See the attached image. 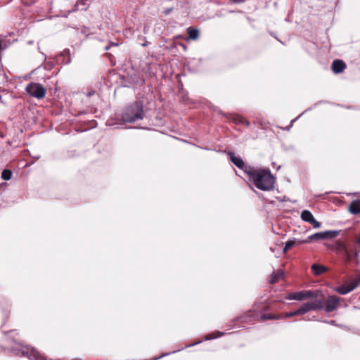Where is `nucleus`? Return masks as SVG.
Masks as SVG:
<instances>
[{
    "label": "nucleus",
    "instance_id": "26",
    "mask_svg": "<svg viewBox=\"0 0 360 360\" xmlns=\"http://www.w3.org/2000/svg\"><path fill=\"white\" fill-rule=\"evenodd\" d=\"M238 123H240L242 124H245L246 126H249L250 125V122L248 120H247L246 119H245L244 117H239L238 119Z\"/></svg>",
    "mask_w": 360,
    "mask_h": 360
},
{
    "label": "nucleus",
    "instance_id": "9",
    "mask_svg": "<svg viewBox=\"0 0 360 360\" xmlns=\"http://www.w3.org/2000/svg\"><path fill=\"white\" fill-rule=\"evenodd\" d=\"M321 306L317 304L316 299L314 301L307 302L304 303L298 309H297V314H304L309 311L321 310Z\"/></svg>",
    "mask_w": 360,
    "mask_h": 360
},
{
    "label": "nucleus",
    "instance_id": "18",
    "mask_svg": "<svg viewBox=\"0 0 360 360\" xmlns=\"http://www.w3.org/2000/svg\"><path fill=\"white\" fill-rule=\"evenodd\" d=\"M187 33L188 35V38L192 40H195L198 38L199 32L197 29H193L191 27H188L187 29Z\"/></svg>",
    "mask_w": 360,
    "mask_h": 360
},
{
    "label": "nucleus",
    "instance_id": "34",
    "mask_svg": "<svg viewBox=\"0 0 360 360\" xmlns=\"http://www.w3.org/2000/svg\"><path fill=\"white\" fill-rule=\"evenodd\" d=\"M109 48H110V46H107L105 48V50H108V49H109Z\"/></svg>",
    "mask_w": 360,
    "mask_h": 360
},
{
    "label": "nucleus",
    "instance_id": "1",
    "mask_svg": "<svg viewBox=\"0 0 360 360\" xmlns=\"http://www.w3.org/2000/svg\"><path fill=\"white\" fill-rule=\"evenodd\" d=\"M246 172L250 179L258 189L270 191L274 188V177L269 170L250 168Z\"/></svg>",
    "mask_w": 360,
    "mask_h": 360
},
{
    "label": "nucleus",
    "instance_id": "10",
    "mask_svg": "<svg viewBox=\"0 0 360 360\" xmlns=\"http://www.w3.org/2000/svg\"><path fill=\"white\" fill-rule=\"evenodd\" d=\"M301 297L299 298V301L304 300L309 298L319 299V295L321 294L320 290H304L297 292Z\"/></svg>",
    "mask_w": 360,
    "mask_h": 360
},
{
    "label": "nucleus",
    "instance_id": "23",
    "mask_svg": "<svg viewBox=\"0 0 360 360\" xmlns=\"http://www.w3.org/2000/svg\"><path fill=\"white\" fill-rule=\"evenodd\" d=\"M278 317H276L274 315H270V314H263L261 316L262 320H269V319H277Z\"/></svg>",
    "mask_w": 360,
    "mask_h": 360
},
{
    "label": "nucleus",
    "instance_id": "33",
    "mask_svg": "<svg viewBox=\"0 0 360 360\" xmlns=\"http://www.w3.org/2000/svg\"><path fill=\"white\" fill-rule=\"evenodd\" d=\"M147 46V44L146 42H143V46Z\"/></svg>",
    "mask_w": 360,
    "mask_h": 360
},
{
    "label": "nucleus",
    "instance_id": "28",
    "mask_svg": "<svg viewBox=\"0 0 360 360\" xmlns=\"http://www.w3.org/2000/svg\"><path fill=\"white\" fill-rule=\"evenodd\" d=\"M172 10H173V9H172V8H167V9H166V10L165 11V15H168L170 12H172Z\"/></svg>",
    "mask_w": 360,
    "mask_h": 360
},
{
    "label": "nucleus",
    "instance_id": "19",
    "mask_svg": "<svg viewBox=\"0 0 360 360\" xmlns=\"http://www.w3.org/2000/svg\"><path fill=\"white\" fill-rule=\"evenodd\" d=\"M283 275V272L282 270H277L274 271L271 277V283H274L278 281L279 278H281Z\"/></svg>",
    "mask_w": 360,
    "mask_h": 360
},
{
    "label": "nucleus",
    "instance_id": "13",
    "mask_svg": "<svg viewBox=\"0 0 360 360\" xmlns=\"http://www.w3.org/2000/svg\"><path fill=\"white\" fill-rule=\"evenodd\" d=\"M349 211L353 214L360 213V200H353L349 206Z\"/></svg>",
    "mask_w": 360,
    "mask_h": 360
},
{
    "label": "nucleus",
    "instance_id": "17",
    "mask_svg": "<svg viewBox=\"0 0 360 360\" xmlns=\"http://www.w3.org/2000/svg\"><path fill=\"white\" fill-rule=\"evenodd\" d=\"M314 218L313 214L309 210H303L301 213V219L304 221L309 223Z\"/></svg>",
    "mask_w": 360,
    "mask_h": 360
},
{
    "label": "nucleus",
    "instance_id": "15",
    "mask_svg": "<svg viewBox=\"0 0 360 360\" xmlns=\"http://www.w3.org/2000/svg\"><path fill=\"white\" fill-rule=\"evenodd\" d=\"M86 0H77L76 4L74 6V8L71 11V12L77 11H82L86 10Z\"/></svg>",
    "mask_w": 360,
    "mask_h": 360
},
{
    "label": "nucleus",
    "instance_id": "25",
    "mask_svg": "<svg viewBox=\"0 0 360 360\" xmlns=\"http://www.w3.org/2000/svg\"><path fill=\"white\" fill-rule=\"evenodd\" d=\"M309 224H311L312 225V226L314 228H320L321 227V223L319 222L318 221H316L315 219V218H314L310 222Z\"/></svg>",
    "mask_w": 360,
    "mask_h": 360
},
{
    "label": "nucleus",
    "instance_id": "12",
    "mask_svg": "<svg viewBox=\"0 0 360 360\" xmlns=\"http://www.w3.org/2000/svg\"><path fill=\"white\" fill-rule=\"evenodd\" d=\"M331 68L334 73L338 74L344 71L346 68V64L341 60H335Z\"/></svg>",
    "mask_w": 360,
    "mask_h": 360
},
{
    "label": "nucleus",
    "instance_id": "4",
    "mask_svg": "<svg viewBox=\"0 0 360 360\" xmlns=\"http://www.w3.org/2000/svg\"><path fill=\"white\" fill-rule=\"evenodd\" d=\"M26 92L32 97L38 99L43 98L46 95V89L39 83L31 82L25 89Z\"/></svg>",
    "mask_w": 360,
    "mask_h": 360
},
{
    "label": "nucleus",
    "instance_id": "14",
    "mask_svg": "<svg viewBox=\"0 0 360 360\" xmlns=\"http://www.w3.org/2000/svg\"><path fill=\"white\" fill-rule=\"evenodd\" d=\"M229 156L231 162L238 168L243 169L245 164L240 157H237L233 153H230Z\"/></svg>",
    "mask_w": 360,
    "mask_h": 360
},
{
    "label": "nucleus",
    "instance_id": "20",
    "mask_svg": "<svg viewBox=\"0 0 360 360\" xmlns=\"http://www.w3.org/2000/svg\"><path fill=\"white\" fill-rule=\"evenodd\" d=\"M12 176V172L9 169H4L1 172V178L4 180H10Z\"/></svg>",
    "mask_w": 360,
    "mask_h": 360
},
{
    "label": "nucleus",
    "instance_id": "24",
    "mask_svg": "<svg viewBox=\"0 0 360 360\" xmlns=\"http://www.w3.org/2000/svg\"><path fill=\"white\" fill-rule=\"evenodd\" d=\"M218 333V335L216 336V335H214L213 333H211V334H208L206 335V338H205V340H212V339H214V338H217L218 337H220L223 333H220V332H217Z\"/></svg>",
    "mask_w": 360,
    "mask_h": 360
},
{
    "label": "nucleus",
    "instance_id": "27",
    "mask_svg": "<svg viewBox=\"0 0 360 360\" xmlns=\"http://www.w3.org/2000/svg\"><path fill=\"white\" fill-rule=\"evenodd\" d=\"M298 314H297V310L292 311V312H288L285 314V318H289L294 316H297Z\"/></svg>",
    "mask_w": 360,
    "mask_h": 360
},
{
    "label": "nucleus",
    "instance_id": "29",
    "mask_svg": "<svg viewBox=\"0 0 360 360\" xmlns=\"http://www.w3.org/2000/svg\"><path fill=\"white\" fill-rule=\"evenodd\" d=\"M94 91H90L87 92L86 96H87L88 97H90V96H92V95H94Z\"/></svg>",
    "mask_w": 360,
    "mask_h": 360
},
{
    "label": "nucleus",
    "instance_id": "31",
    "mask_svg": "<svg viewBox=\"0 0 360 360\" xmlns=\"http://www.w3.org/2000/svg\"><path fill=\"white\" fill-rule=\"evenodd\" d=\"M244 0H233L234 2H242Z\"/></svg>",
    "mask_w": 360,
    "mask_h": 360
},
{
    "label": "nucleus",
    "instance_id": "5",
    "mask_svg": "<svg viewBox=\"0 0 360 360\" xmlns=\"http://www.w3.org/2000/svg\"><path fill=\"white\" fill-rule=\"evenodd\" d=\"M13 352L16 355L27 356L29 359H34V360H46L34 348L21 347L20 349H14Z\"/></svg>",
    "mask_w": 360,
    "mask_h": 360
},
{
    "label": "nucleus",
    "instance_id": "8",
    "mask_svg": "<svg viewBox=\"0 0 360 360\" xmlns=\"http://www.w3.org/2000/svg\"><path fill=\"white\" fill-rule=\"evenodd\" d=\"M360 285V276L353 279L349 284L338 287L335 291L341 295H346Z\"/></svg>",
    "mask_w": 360,
    "mask_h": 360
},
{
    "label": "nucleus",
    "instance_id": "22",
    "mask_svg": "<svg viewBox=\"0 0 360 360\" xmlns=\"http://www.w3.org/2000/svg\"><path fill=\"white\" fill-rule=\"evenodd\" d=\"M301 297L300 296V295L297 293V292H292V293H290L288 295V296L287 297V298L290 300H299V298H300Z\"/></svg>",
    "mask_w": 360,
    "mask_h": 360
},
{
    "label": "nucleus",
    "instance_id": "2",
    "mask_svg": "<svg viewBox=\"0 0 360 360\" xmlns=\"http://www.w3.org/2000/svg\"><path fill=\"white\" fill-rule=\"evenodd\" d=\"M143 107L141 101H135L128 105L122 114V120L129 123L143 120Z\"/></svg>",
    "mask_w": 360,
    "mask_h": 360
},
{
    "label": "nucleus",
    "instance_id": "7",
    "mask_svg": "<svg viewBox=\"0 0 360 360\" xmlns=\"http://www.w3.org/2000/svg\"><path fill=\"white\" fill-rule=\"evenodd\" d=\"M338 235V231H326L323 232H319L309 236L308 237V240H304V243H307L311 240H320L327 238H335Z\"/></svg>",
    "mask_w": 360,
    "mask_h": 360
},
{
    "label": "nucleus",
    "instance_id": "32",
    "mask_svg": "<svg viewBox=\"0 0 360 360\" xmlns=\"http://www.w3.org/2000/svg\"><path fill=\"white\" fill-rule=\"evenodd\" d=\"M330 323L331 325H334V324H335V321H330Z\"/></svg>",
    "mask_w": 360,
    "mask_h": 360
},
{
    "label": "nucleus",
    "instance_id": "6",
    "mask_svg": "<svg viewBox=\"0 0 360 360\" xmlns=\"http://www.w3.org/2000/svg\"><path fill=\"white\" fill-rule=\"evenodd\" d=\"M359 253V249H358L356 245L347 247V253H344L342 257L346 262H354L356 264H358Z\"/></svg>",
    "mask_w": 360,
    "mask_h": 360
},
{
    "label": "nucleus",
    "instance_id": "21",
    "mask_svg": "<svg viewBox=\"0 0 360 360\" xmlns=\"http://www.w3.org/2000/svg\"><path fill=\"white\" fill-rule=\"evenodd\" d=\"M295 242L294 240H289L285 243V247L283 248V251L287 252L290 248H292L295 245Z\"/></svg>",
    "mask_w": 360,
    "mask_h": 360
},
{
    "label": "nucleus",
    "instance_id": "3",
    "mask_svg": "<svg viewBox=\"0 0 360 360\" xmlns=\"http://www.w3.org/2000/svg\"><path fill=\"white\" fill-rule=\"evenodd\" d=\"M317 304L321 306V310L324 309L326 312H332L337 309L340 305V298L335 296H328L326 299H316Z\"/></svg>",
    "mask_w": 360,
    "mask_h": 360
},
{
    "label": "nucleus",
    "instance_id": "30",
    "mask_svg": "<svg viewBox=\"0 0 360 360\" xmlns=\"http://www.w3.org/2000/svg\"><path fill=\"white\" fill-rule=\"evenodd\" d=\"M167 354H162V355H161L160 356H159V357L154 358V359H153V360L159 359L160 358L163 357V356H166V355H167Z\"/></svg>",
    "mask_w": 360,
    "mask_h": 360
},
{
    "label": "nucleus",
    "instance_id": "16",
    "mask_svg": "<svg viewBox=\"0 0 360 360\" xmlns=\"http://www.w3.org/2000/svg\"><path fill=\"white\" fill-rule=\"evenodd\" d=\"M311 269L315 275L319 276L326 271L327 268L322 265L314 264L311 266Z\"/></svg>",
    "mask_w": 360,
    "mask_h": 360
},
{
    "label": "nucleus",
    "instance_id": "11",
    "mask_svg": "<svg viewBox=\"0 0 360 360\" xmlns=\"http://www.w3.org/2000/svg\"><path fill=\"white\" fill-rule=\"evenodd\" d=\"M331 250L342 257L344 253H347V246L340 241H336L335 244L332 245Z\"/></svg>",
    "mask_w": 360,
    "mask_h": 360
}]
</instances>
